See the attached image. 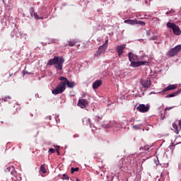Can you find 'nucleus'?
<instances>
[{
    "label": "nucleus",
    "instance_id": "nucleus-36",
    "mask_svg": "<svg viewBox=\"0 0 181 181\" xmlns=\"http://www.w3.org/2000/svg\"><path fill=\"white\" fill-rule=\"evenodd\" d=\"M90 127H93V124H91V123H90Z\"/></svg>",
    "mask_w": 181,
    "mask_h": 181
},
{
    "label": "nucleus",
    "instance_id": "nucleus-23",
    "mask_svg": "<svg viewBox=\"0 0 181 181\" xmlns=\"http://www.w3.org/2000/svg\"><path fill=\"white\" fill-rule=\"evenodd\" d=\"M23 76H25V74H32V72H29L28 71L23 70Z\"/></svg>",
    "mask_w": 181,
    "mask_h": 181
},
{
    "label": "nucleus",
    "instance_id": "nucleus-6",
    "mask_svg": "<svg viewBox=\"0 0 181 181\" xmlns=\"http://www.w3.org/2000/svg\"><path fill=\"white\" fill-rule=\"evenodd\" d=\"M149 108H151V106L149 105V104H147V105L140 104L136 107V110L139 112H148L149 111Z\"/></svg>",
    "mask_w": 181,
    "mask_h": 181
},
{
    "label": "nucleus",
    "instance_id": "nucleus-28",
    "mask_svg": "<svg viewBox=\"0 0 181 181\" xmlns=\"http://www.w3.org/2000/svg\"><path fill=\"white\" fill-rule=\"evenodd\" d=\"M133 128H134V129H139V126L134 125V126H133Z\"/></svg>",
    "mask_w": 181,
    "mask_h": 181
},
{
    "label": "nucleus",
    "instance_id": "nucleus-8",
    "mask_svg": "<svg viewBox=\"0 0 181 181\" xmlns=\"http://www.w3.org/2000/svg\"><path fill=\"white\" fill-rule=\"evenodd\" d=\"M107 50V47H105L104 45H100L96 53L95 54V57H99L101 56V54L105 53V51Z\"/></svg>",
    "mask_w": 181,
    "mask_h": 181
},
{
    "label": "nucleus",
    "instance_id": "nucleus-29",
    "mask_svg": "<svg viewBox=\"0 0 181 181\" xmlns=\"http://www.w3.org/2000/svg\"><path fill=\"white\" fill-rule=\"evenodd\" d=\"M79 136L80 135L76 134H74L73 138H78Z\"/></svg>",
    "mask_w": 181,
    "mask_h": 181
},
{
    "label": "nucleus",
    "instance_id": "nucleus-7",
    "mask_svg": "<svg viewBox=\"0 0 181 181\" xmlns=\"http://www.w3.org/2000/svg\"><path fill=\"white\" fill-rule=\"evenodd\" d=\"M178 125L176 122H173V131H174L175 132V134H179V132H180L181 130V120L178 121Z\"/></svg>",
    "mask_w": 181,
    "mask_h": 181
},
{
    "label": "nucleus",
    "instance_id": "nucleus-21",
    "mask_svg": "<svg viewBox=\"0 0 181 181\" xmlns=\"http://www.w3.org/2000/svg\"><path fill=\"white\" fill-rule=\"evenodd\" d=\"M78 168L76 167V168H71V173H74V172H78Z\"/></svg>",
    "mask_w": 181,
    "mask_h": 181
},
{
    "label": "nucleus",
    "instance_id": "nucleus-5",
    "mask_svg": "<svg viewBox=\"0 0 181 181\" xmlns=\"http://www.w3.org/2000/svg\"><path fill=\"white\" fill-rule=\"evenodd\" d=\"M59 80H60L61 81L63 82V83L65 86V88H66V86H67V87H69V88H73V87H74V86H76V83L70 82L69 81V79H67V78H66L64 76H60L59 78Z\"/></svg>",
    "mask_w": 181,
    "mask_h": 181
},
{
    "label": "nucleus",
    "instance_id": "nucleus-14",
    "mask_svg": "<svg viewBox=\"0 0 181 181\" xmlns=\"http://www.w3.org/2000/svg\"><path fill=\"white\" fill-rule=\"evenodd\" d=\"M180 92H181V90H177V92L169 94L168 95L165 96V98H172V97H176V95H178Z\"/></svg>",
    "mask_w": 181,
    "mask_h": 181
},
{
    "label": "nucleus",
    "instance_id": "nucleus-16",
    "mask_svg": "<svg viewBox=\"0 0 181 181\" xmlns=\"http://www.w3.org/2000/svg\"><path fill=\"white\" fill-rule=\"evenodd\" d=\"M124 23H127V25H135V20L127 19L124 21Z\"/></svg>",
    "mask_w": 181,
    "mask_h": 181
},
{
    "label": "nucleus",
    "instance_id": "nucleus-22",
    "mask_svg": "<svg viewBox=\"0 0 181 181\" xmlns=\"http://www.w3.org/2000/svg\"><path fill=\"white\" fill-rule=\"evenodd\" d=\"M62 179H64L65 180H69L70 178H69V175H67L66 174H63Z\"/></svg>",
    "mask_w": 181,
    "mask_h": 181
},
{
    "label": "nucleus",
    "instance_id": "nucleus-27",
    "mask_svg": "<svg viewBox=\"0 0 181 181\" xmlns=\"http://www.w3.org/2000/svg\"><path fill=\"white\" fill-rule=\"evenodd\" d=\"M48 152H49L50 153H54V152H56V150H54V148H49Z\"/></svg>",
    "mask_w": 181,
    "mask_h": 181
},
{
    "label": "nucleus",
    "instance_id": "nucleus-31",
    "mask_svg": "<svg viewBox=\"0 0 181 181\" xmlns=\"http://www.w3.org/2000/svg\"><path fill=\"white\" fill-rule=\"evenodd\" d=\"M135 122V119L134 117H132L130 120L129 122Z\"/></svg>",
    "mask_w": 181,
    "mask_h": 181
},
{
    "label": "nucleus",
    "instance_id": "nucleus-11",
    "mask_svg": "<svg viewBox=\"0 0 181 181\" xmlns=\"http://www.w3.org/2000/svg\"><path fill=\"white\" fill-rule=\"evenodd\" d=\"M141 83L144 88L148 89L151 87V80L149 79L141 80Z\"/></svg>",
    "mask_w": 181,
    "mask_h": 181
},
{
    "label": "nucleus",
    "instance_id": "nucleus-3",
    "mask_svg": "<svg viewBox=\"0 0 181 181\" xmlns=\"http://www.w3.org/2000/svg\"><path fill=\"white\" fill-rule=\"evenodd\" d=\"M66 87L64 83H63V81H61V82L56 86V88L52 90V93L54 94V95H57V94H62L64 93Z\"/></svg>",
    "mask_w": 181,
    "mask_h": 181
},
{
    "label": "nucleus",
    "instance_id": "nucleus-13",
    "mask_svg": "<svg viewBox=\"0 0 181 181\" xmlns=\"http://www.w3.org/2000/svg\"><path fill=\"white\" fill-rule=\"evenodd\" d=\"M101 84H103V81L101 80H98V81H95L93 83V90H97V88H98V87H100L101 86Z\"/></svg>",
    "mask_w": 181,
    "mask_h": 181
},
{
    "label": "nucleus",
    "instance_id": "nucleus-30",
    "mask_svg": "<svg viewBox=\"0 0 181 181\" xmlns=\"http://www.w3.org/2000/svg\"><path fill=\"white\" fill-rule=\"evenodd\" d=\"M11 175H13V176H16V171H11Z\"/></svg>",
    "mask_w": 181,
    "mask_h": 181
},
{
    "label": "nucleus",
    "instance_id": "nucleus-15",
    "mask_svg": "<svg viewBox=\"0 0 181 181\" xmlns=\"http://www.w3.org/2000/svg\"><path fill=\"white\" fill-rule=\"evenodd\" d=\"M30 11H31V16H34L35 19H40L39 16H37V13H35V9L33 8H31Z\"/></svg>",
    "mask_w": 181,
    "mask_h": 181
},
{
    "label": "nucleus",
    "instance_id": "nucleus-9",
    "mask_svg": "<svg viewBox=\"0 0 181 181\" xmlns=\"http://www.w3.org/2000/svg\"><path fill=\"white\" fill-rule=\"evenodd\" d=\"M125 47H126L125 45H121L116 47V52L119 57H121V56L124 54V50H125Z\"/></svg>",
    "mask_w": 181,
    "mask_h": 181
},
{
    "label": "nucleus",
    "instance_id": "nucleus-32",
    "mask_svg": "<svg viewBox=\"0 0 181 181\" xmlns=\"http://www.w3.org/2000/svg\"><path fill=\"white\" fill-rule=\"evenodd\" d=\"M59 149H60V146H58V148H57V152L58 155H60V153L59 152Z\"/></svg>",
    "mask_w": 181,
    "mask_h": 181
},
{
    "label": "nucleus",
    "instance_id": "nucleus-24",
    "mask_svg": "<svg viewBox=\"0 0 181 181\" xmlns=\"http://www.w3.org/2000/svg\"><path fill=\"white\" fill-rule=\"evenodd\" d=\"M95 119H96V124H98L100 122V121L101 120V117L96 116Z\"/></svg>",
    "mask_w": 181,
    "mask_h": 181
},
{
    "label": "nucleus",
    "instance_id": "nucleus-20",
    "mask_svg": "<svg viewBox=\"0 0 181 181\" xmlns=\"http://www.w3.org/2000/svg\"><path fill=\"white\" fill-rule=\"evenodd\" d=\"M2 101H4L6 103V101H9V100H12V98L11 96H6L3 98H1Z\"/></svg>",
    "mask_w": 181,
    "mask_h": 181
},
{
    "label": "nucleus",
    "instance_id": "nucleus-12",
    "mask_svg": "<svg viewBox=\"0 0 181 181\" xmlns=\"http://www.w3.org/2000/svg\"><path fill=\"white\" fill-rule=\"evenodd\" d=\"M175 88H177V86L169 85L163 90V93H166V91H170V90H175Z\"/></svg>",
    "mask_w": 181,
    "mask_h": 181
},
{
    "label": "nucleus",
    "instance_id": "nucleus-17",
    "mask_svg": "<svg viewBox=\"0 0 181 181\" xmlns=\"http://www.w3.org/2000/svg\"><path fill=\"white\" fill-rule=\"evenodd\" d=\"M135 25H141V26H145L146 23L144 21L135 20Z\"/></svg>",
    "mask_w": 181,
    "mask_h": 181
},
{
    "label": "nucleus",
    "instance_id": "nucleus-1",
    "mask_svg": "<svg viewBox=\"0 0 181 181\" xmlns=\"http://www.w3.org/2000/svg\"><path fill=\"white\" fill-rule=\"evenodd\" d=\"M65 60L62 57L54 56L53 59H49L47 66H54L56 70H63V64Z\"/></svg>",
    "mask_w": 181,
    "mask_h": 181
},
{
    "label": "nucleus",
    "instance_id": "nucleus-10",
    "mask_svg": "<svg viewBox=\"0 0 181 181\" xmlns=\"http://www.w3.org/2000/svg\"><path fill=\"white\" fill-rule=\"evenodd\" d=\"M77 105L80 108H86L88 105V100L87 99H79Z\"/></svg>",
    "mask_w": 181,
    "mask_h": 181
},
{
    "label": "nucleus",
    "instance_id": "nucleus-25",
    "mask_svg": "<svg viewBox=\"0 0 181 181\" xmlns=\"http://www.w3.org/2000/svg\"><path fill=\"white\" fill-rule=\"evenodd\" d=\"M172 13H175V11L171 10V11H169L166 12V15H170Z\"/></svg>",
    "mask_w": 181,
    "mask_h": 181
},
{
    "label": "nucleus",
    "instance_id": "nucleus-19",
    "mask_svg": "<svg viewBox=\"0 0 181 181\" xmlns=\"http://www.w3.org/2000/svg\"><path fill=\"white\" fill-rule=\"evenodd\" d=\"M40 171L42 172V173H46V168L45 167V164H42L41 166H40Z\"/></svg>",
    "mask_w": 181,
    "mask_h": 181
},
{
    "label": "nucleus",
    "instance_id": "nucleus-35",
    "mask_svg": "<svg viewBox=\"0 0 181 181\" xmlns=\"http://www.w3.org/2000/svg\"><path fill=\"white\" fill-rule=\"evenodd\" d=\"M9 76H10V77H12V74H10Z\"/></svg>",
    "mask_w": 181,
    "mask_h": 181
},
{
    "label": "nucleus",
    "instance_id": "nucleus-2",
    "mask_svg": "<svg viewBox=\"0 0 181 181\" xmlns=\"http://www.w3.org/2000/svg\"><path fill=\"white\" fill-rule=\"evenodd\" d=\"M128 56L129 60L131 62L130 66L132 67H139V66L148 64V62L146 61L136 62V60H138V56H136V54H133L132 52H129Z\"/></svg>",
    "mask_w": 181,
    "mask_h": 181
},
{
    "label": "nucleus",
    "instance_id": "nucleus-18",
    "mask_svg": "<svg viewBox=\"0 0 181 181\" xmlns=\"http://www.w3.org/2000/svg\"><path fill=\"white\" fill-rule=\"evenodd\" d=\"M76 43H77V41H76V40H71L69 42V46H70V47H73V46H74Z\"/></svg>",
    "mask_w": 181,
    "mask_h": 181
},
{
    "label": "nucleus",
    "instance_id": "nucleus-26",
    "mask_svg": "<svg viewBox=\"0 0 181 181\" xmlns=\"http://www.w3.org/2000/svg\"><path fill=\"white\" fill-rule=\"evenodd\" d=\"M102 46H104V47H106V49H107V46H108V40H107L105 41V42L103 45H102Z\"/></svg>",
    "mask_w": 181,
    "mask_h": 181
},
{
    "label": "nucleus",
    "instance_id": "nucleus-33",
    "mask_svg": "<svg viewBox=\"0 0 181 181\" xmlns=\"http://www.w3.org/2000/svg\"><path fill=\"white\" fill-rule=\"evenodd\" d=\"M169 110H172V107H165V111H168Z\"/></svg>",
    "mask_w": 181,
    "mask_h": 181
},
{
    "label": "nucleus",
    "instance_id": "nucleus-37",
    "mask_svg": "<svg viewBox=\"0 0 181 181\" xmlns=\"http://www.w3.org/2000/svg\"><path fill=\"white\" fill-rule=\"evenodd\" d=\"M0 101H1V99H0Z\"/></svg>",
    "mask_w": 181,
    "mask_h": 181
},
{
    "label": "nucleus",
    "instance_id": "nucleus-34",
    "mask_svg": "<svg viewBox=\"0 0 181 181\" xmlns=\"http://www.w3.org/2000/svg\"><path fill=\"white\" fill-rule=\"evenodd\" d=\"M179 169H181V163L178 166Z\"/></svg>",
    "mask_w": 181,
    "mask_h": 181
},
{
    "label": "nucleus",
    "instance_id": "nucleus-4",
    "mask_svg": "<svg viewBox=\"0 0 181 181\" xmlns=\"http://www.w3.org/2000/svg\"><path fill=\"white\" fill-rule=\"evenodd\" d=\"M167 26L168 28H170V29H172L173 31V33L177 36H179V35H180L181 33L180 28H179V26L176 25V24L168 22L167 23Z\"/></svg>",
    "mask_w": 181,
    "mask_h": 181
}]
</instances>
